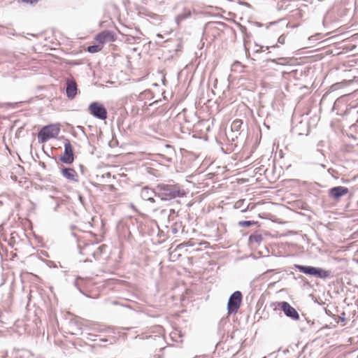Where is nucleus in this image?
Here are the masks:
<instances>
[{
	"instance_id": "1",
	"label": "nucleus",
	"mask_w": 358,
	"mask_h": 358,
	"mask_svg": "<svg viewBox=\"0 0 358 358\" xmlns=\"http://www.w3.org/2000/svg\"><path fill=\"white\" fill-rule=\"evenodd\" d=\"M158 198L161 201H170L178 197H183L186 192L185 189L178 183H161L157 186Z\"/></svg>"
},
{
	"instance_id": "2",
	"label": "nucleus",
	"mask_w": 358,
	"mask_h": 358,
	"mask_svg": "<svg viewBox=\"0 0 358 358\" xmlns=\"http://www.w3.org/2000/svg\"><path fill=\"white\" fill-rule=\"evenodd\" d=\"M139 194L148 212L156 213L160 209V201L156 199L158 197L157 187L152 189L145 186L141 189Z\"/></svg>"
},
{
	"instance_id": "3",
	"label": "nucleus",
	"mask_w": 358,
	"mask_h": 358,
	"mask_svg": "<svg viewBox=\"0 0 358 358\" xmlns=\"http://www.w3.org/2000/svg\"><path fill=\"white\" fill-rule=\"evenodd\" d=\"M60 131L59 127L56 124H49L43 127L38 134V141L43 143L50 138H56Z\"/></svg>"
},
{
	"instance_id": "4",
	"label": "nucleus",
	"mask_w": 358,
	"mask_h": 358,
	"mask_svg": "<svg viewBox=\"0 0 358 358\" xmlns=\"http://www.w3.org/2000/svg\"><path fill=\"white\" fill-rule=\"evenodd\" d=\"M243 295L240 291L234 292L230 296L227 303L229 314H236L242 302Z\"/></svg>"
},
{
	"instance_id": "5",
	"label": "nucleus",
	"mask_w": 358,
	"mask_h": 358,
	"mask_svg": "<svg viewBox=\"0 0 358 358\" xmlns=\"http://www.w3.org/2000/svg\"><path fill=\"white\" fill-rule=\"evenodd\" d=\"M88 110L91 115L98 119L105 120L107 118V110L100 103L92 102L89 106Z\"/></svg>"
},
{
	"instance_id": "6",
	"label": "nucleus",
	"mask_w": 358,
	"mask_h": 358,
	"mask_svg": "<svg viewBox=\"0 0 358 358\" xmlns=\"http://www.w3.org/2000/svg\"><path fill=\"white\" fill-rule=\"evenodd\" d=\"M59 159L65 164H71L73 162V151L72 145L69 140H66L64 143V155L60 157Z\"/></svg>"
},
{
	"instance_id": "7",
	"label": "nucleus",
	"mask_w": 358,
	"mask_h": 358,
	"mask_svg": "<svg viewBox=\"0 0 358 358\" xmlns=\"http://www.w3.org/2000/svg\"><path fill=\"white\" fill-rule=\"evenodd\" d=\"M279 305L287 317H290L293 320H299L298 312L288 302L282 301Z\"/></svg>"
},
{
	"instance_id": "8",
	"label": "nucleus",
	"mask_w": 358,
	"mask_h": 358,
	"mask_svg": "<svg viewBox=\"0 0 358 358\" xmlns=\"http://www.w3.org/2000/svg\"><path fill=\"white\" fill-rule=\"evenodd\" d=\"M349 192L348 189L344 186H337L331 188L329 190V196L334 199H339L341 197L346 195Z\"/></svg>"
},
{
	"instance_id": "9",
	"label": "nucleus",
	"mask_w": 358,
	"mask_h": 358,
	"mask_svg": "<svg viewBox=\"0 0 358 358\" xmlns=\"http://www.w3.org/2000/svg\"><path fill=\"white\" fill-rule=\"evenodd\" d=\"M61 173L63 177L67 180L73 182H78V175L73 169L63 167L61 169Z\"/></svg>"
},
{
	"instance_id": "10",
	"label": "nucleus",
	"mask_w": 358,
	"mask_h": 358,
	"mask_svg": "<svg viewBox=\"0 0 358 358\" xmlns=\"http://www.w3.org/2000/svg\"><path fill=\"white\" fill-rule=\"evenodd\" d=\"M77 84L74 80H67L66 93L69 99H73L77 94Z\"/></svg>"
},
{
	"instance_id": "11",
	"label": "nucleus",
	"mask_w": 358,
	"mask_h": 358,
	"mask_svg": "<svg viewBox=\"0 0 358 358\" xmlns=\"http://www.w3.org/2000/svg\"><path fill=\"white\" fill-rule=\"evenodd\" d=\"M295 268L299 271L300 272L311 276H315L316 268L317 267L311 266H303V265H298L296 264Z\"/></svg>"
},
{
	"instance_id": "12",
	"label": "nucleus",
	"mask_w": 358,
	"mask_h": 358,
	"mask_svg": "<svg viewBox=\"0 0 358 358\" xmlns=\"http://www.w3.org/2000/svg\"><path fill=\"white\" fill-rule=\"evenodd\" d=\"M192 12L190 9L185 8L182 13L178 14L176 17L177 24H179L182 20L191 17Z\"/></svg>"
},
{
	"instance_id": "13",
	"label": "nucleus",
	"mask_w": 358,
	"mask_h": 358,
	"mask_svg": "<svg viewBox=\"0 0 358 358\" xmlns=\"http://www.w3.org/2000/svg\"><path fill=\"white\" fill-rule=\"evenodd\" d=\"M331 276V275L330 271L324 270L322 268L317 267L315 277H317V278H319L321 279H326V278H330Z\"/></svg>"
},
{
	"instance_id": "14",
	"label": "nucleus",
	"mask_w": 358,
	"mask_h": 358,
	"mask_svg": "<svg viewBox=\"0 0 358 358\" xmlns=\"http://www.w3.org/2000/svg\"><path fill=\"white\" fill-rule=\"evenodd\" d=\"M111 37V34L108 31H103L97 34L95 37V40L101 44L106 43L108 38Z\"/></svg>"
},
{
	"instance_id": "15",
	"label": "nucleus",
	"mask_w": 358,
	"mask_h": 358,
	"mask_svg": "<svg viewBox=\"0 0 358 358\" xmlns=\"http://www.w3.org/2000/svg\"><path fill=\"white\" fill-rule=\"evenodd\" d=\"M86 282V279H84L79 276H78L74 281L75 287H76V288L80 291V292L83 294H85V293L83 292L82 288L85 287Z\"/></svg>"
},
{
	"instance_id": "16",
	"label": "nucleus",
	"mask_w": 358,
	"mask_h": 358,
	"mask_svg": "<svg viewBox=\"0 0 358 358\" xmlns=\"http://www.w3.org/2000/svg\"><path fill=\"white\" fill-rule=\"evenodd\" d=\"M243 124V121L239 119L234 120L231 124V130L233 132H239Z\"/></svg>"
},
{
	"instance_id": "17",
	"label": "nucleus",
	"mask_w": 358,
	"mask_h": 358,
	"mask_svg": "<svg viewBox=\"0 0 358 358\" xmlns=\"http://www.w3.org/2000/svg\"><path fill=\"white\" fill-rule=\"evenodd\" d=\"M245 203V199H240L237 201L234 204V208L236 209H241V212L245 213L248 210L249 205H248L246 207L243 208V204Z\"/></svg>"
},
{
	"instance_id": "18",
	"label": "nucleus",
	"mask_w": 358,
	"mask_h": 358,
	"mask_svg": "<svg viewBox=\"0 0 358 358\" xmlns=\"http://www.w3.org/2000/svg\"><path fill=\"white\" fill-rule=\"evenodd\" d=\"M249 240L252 243H260L263 240V237L261 234H252L250 236Z\"/></svg>"
},
{
	"instance_id": "19",
	"label": "nucleus",
	"mask_w": 358,
	"mask_h": 358,
	"mask_svg": "<svg viewBox=\"0 0 358 358\" xmlns=\"http://www.w3.org/2000/svg\"><path fill=\"white\" fill-rule=\"evenodd\" d=\"M102 47L99 45H93L87 48V51L90 53H95L101 50Z\"/></svg>"
},
{
	"instance_id": "20",
	"label": "nucleus",
	"mask_w": 358,
	"mask_h": 358,
	"mask_svg": "<svg viewBox=\"0 0 358 358\" xmlns=\"http://www.w3.org/2000/svg\"><path fill=\"white\" fill-rule=\"evenodd\" d=\"M256 223H257V222H255V221H250V220L245 221L244 220V221H240L238 222V226L242 227H249Z\"/></svg>"
},
{
	"instance_id": "21",
	"label": "nucleus",
	"mask_w": 358,
	"mask_h": 358,
	"mask_svg": "<svg viewBox=\"0 0 358 358\" xmlns=\"http://www.w3.org/2000/svg\"><path fill=\"white\" fill-rule=\"evenodd\" d=\"M155 329H156V332L158 334V336L164 335V329L162 327H160V326L156 327Z\"/></svg>"
},
{
	"instance_id": "22",
	"label": "nucleus",
	"mask_w": 358,
	"mask_h": 358,
	"mask_svg": "<svg viewBox=\"0 0 358 358\" xmlns=\"http://www.w3.org/2000/svg\"><path fill=\"white\" fill-rule=\"evenodd\" d=\"M39 0H18V2L33 4L37 3Z\"/></svg>"
},
{
	"instance_id": "23",
	"label": "nucleus",
	"mask_w": 358,
	"mask_h": 358,
	"mask_svg": "<svg viewBox=\"0 0 358 358\" xmlns=\"http://www.w3.org/2000/svg\"><path fill=\"white\" fill-rule=\"evenodd\" d=\"M105 248V245H101V246H99L97 248H96V251H94L92 252V255L95 257V255L96 254V252L99 251L100 253L102 252V250Z\"/></svg>"
},
{
	"instance_id": "24",
	"label": "nucleus",
	"mask_w": 358,
	"mask_h": 358,
	"mask_svg": "<svg viewBox=\"0 0 358 358\" xmlns=\"http://www.w3.org/2000/svg\"><path fill=\"white\" fill-rule=\"evenodd\" d=\"M278 43H280V44H284L285 42V35H281L279 38H278Z\"/></svg>"
},
{
	"instance_id": "25",
	"label": "nucleus",
	"mask_w": 358,
	"mask_h": 358,
	"mask_svg": "<svg viewBox=\"0 0 358 358\" xmlns=\"http://www.w3.org/2000/svg\"><path fill=\"white\" fill-rule=\"evenodd\" d=\"M257 47H258V48H257L256 50H255V52H262V46L259 47L258 45H257Z\"/></svg>"
},
{
	"instance_id": "26",
	"label": "nucleus",
	"mask_w": 358,
	"mask_h": 358,
	"mask_svg": "<svg viewBox=\"0 0 358 358\" xmlns=\"http://www.w3.org/2000/svg\"><path fill=\"white\" fill-rule=\"evenodd\" d=\"M319 36H320V34H316L315 36H312L309 37L308 40L310 41V40L313 39V38H314V37H319Z\"/></svg>"
},
{
	"instance_id": "27",
	"label": "nucleus",
	"mask_w": 358,
	"mask_h": 358,
	"mask_svg": "<svg viewBox=\"0 0 358 358\" xmlns=\"http://www.w3.org/2000/svg\"><path fill=\"white\" fill-rule=\"evenodd\" d=\"M157 37L159 38H161V39H163L164 38V36L162 34H157Z\"/></svg>"
},
{
	"instance_id": "28",
	"label": "nucleus",
	"mask_w": 358,
	"mask_h": 358,
	"mask_svg": "<svg viewBox=\"0 0 358 358\" xmlns=\"http://www.w3.org/2000/svg\"><path fill=\"white\" fill-rule=\"evenodd\" d=\"M150 337H151V336H143V339H148V338H149Z\"/></svg>"
},
{
	"instance_id": "29",
	"label": "nucleus",
	"mask_w": 358,
	"mask_h": 358,
	"mask_svg": "<svg viewBox=\"0 0 358 358\" xmlns=\"http://www.w3.org/2000/svg\"><path fill=\"white\" fill-rule=\"evenodd\" d=\"M175 334H176V333H171V337L173 339V338H174V337H173V335H175Z\"/></svg>"
},
{
	"instance_id": "30",
	"label": "nucleus",
	"mask_w": 358,
	"mask_h": 358,
	"mask_svg": "<svg viewBox=\"0 0 358 358\" xmlns=\"http://www.w3.org/2000/svg\"><path fill=\"white\" fill-rule=\"evenodd\" d=\"M263 358H266V357H263Z\"/></svg>"
}]
</instances>
